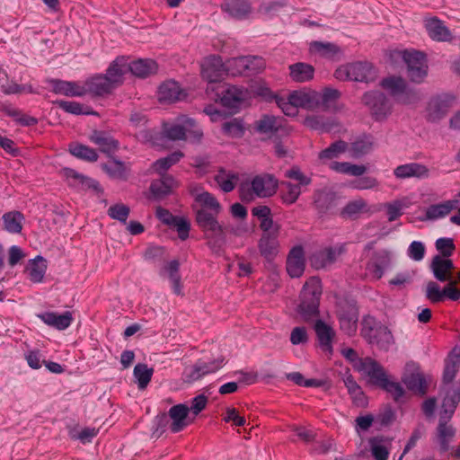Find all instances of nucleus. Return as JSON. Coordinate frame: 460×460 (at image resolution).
Returning a JSON list of instances; mask_svg holds the SVG:
<instances>
[{"instance_id":"1","label":"nucleus","mask_w":460,"mask_h":460,"mask_svg":"<svg viewBox=\"0 0 460 460\" xmlns=\"http://www.w3.org/2000/svg\"><path fill=\"white\" fill-rule=\"evenodd\" d=\"M219 213L209 212L206 208H199L196 212V222L203 231L208 245L214 252L221 250L226 243V235L217 217Z\"/></svg>"},{"instance_id":"2","label":"nucleus","mask_w":460,"mask_h":460,"mask_svg":"<svg viewBox=\"0 0 460 460\" xmlns=\"http://www.w3.org/2000/svg\"><path fill=\"white\" fill-rule=\"evenodd\" d=\"M279 181L273 174L261 173L254 176L250 181L243 182L240 186V198L243 201H252L256 198H269L278 190Z\"/></svg>"},{"instance_id":"3","label":"nucleus","mask_w":460,"mask_h":460,"mask_svg":"<svg viewBox=\"0 0 460 460\" xmlns=\"http://www.w3.org/2000/svg\"><path fill=\"white\" fill-rule=\"evenodd\" d=\"M392 58H401L407 66V76L414 84H421L428 75V63L424 53L414 49L394 50Z\"/></svg>"},{"instance_id":"4","label":"nucleus","mask_w":460,"mask_h":460,"mask_svg":"<svg viewBox=\"0 0 460 460\" xmlns=\"http://www.w3.org/2000/svg\"><path fill=\"white\" fill-rule=\"evenodd\" d=\"M321 296V280L316 277H313L305 282L301 292V303L298 312L304 320L308 321L318 315Z\"/></svg>"},{"instance_id":"5","label":"nucleus","mask_w":460,"mask_h":460,"mask_svg":"<svg viewBox=\"0 0 460 460\" xmlns=\"http://www.w3.org/2000/svg\"><path fill=\"white\" fill-rule=\"evenodd\" d=\"M334 76L340 81H355L368 83L376 77V71L368 62H353L339 66Z\"/></svg>"},{"instance_id":"6","label":"nucleus","mask_w":460,"mask_h":460,"mask_svg":"<svg viewBox=\"0 0 460 460\" xmlns=\"http://www.w3.org/2000/svg\"><path fill=\"white\" fill-rule=\"evenodd\" d=\"M164 134L171 140L190 139L193 142L199 141L203 136L196 121L185 116L179 118L178 123L164 124Z\"/></svg>"},{"instance_id":"7","label":"nucleus","mask_w":460,"mask_h":460,"mask_svg":"<svg viewBox=\"0 0 460 460\" xmlns=\"http://www.w3.org/2000/svg\"><path fill=\"white\" fill-rule=\"evenodd\" d=\"M287 178L297 181L296 184L290 181H282L281 199L284 204H294L302 193V187L311 184L312 179L303 173L299 168L293 167L285 172Z\"/></svg>"},{"instance_id":"8","label":"nucleus","mask_w":460,"mask_h":460,"mask_svg":"<svg viewBox=\"0 0 460 460\" xmlns=\"http://www.w3.org/2000/svg\"><path fill=\"white\" fill-rule=\"evenodd\" d=\"M456 102L454 95L441 93L432 96L426 106L425 118L429 122L437 123L443 119Z\"/></svg>"},{"instance_id":"9","label":"nucleus","mask_w":460,"mask_h":460,"mask_svg":"<svg viewBox=\"0 0 460 460\" xmlns=\"http://www.w3.org/2000/svg\"><path fill=\"white\" fill-rule=\"evenodd\" d=\"M380 85L400 103L409 104L417 99L416 93L409 89L405 80L400 76L384 78Z\"/></svg>"},{"instance_id":"10","label":"nucleus","mask_w":460,"mask_h":460,"mask_svg":"<svg viewBox=\"0 0 460 460\" xmlns=\"http://www.w3.org/2000/svg\"><path fill=\"white\" fill-rule=\"evenodd\" d=\"M361 100L376 120H383L391 113L392 106L388 99L379 91L367 92Z\"/></svg>"},{"instance_id":"11","label":"nucleus","mask_w":460,"mask_h":460,"mask_svg":"<svg viewBox=\"0 0 460 460\" xmlns=\"http://www.w3.org/2000/svg\"><path fill=\"white\" fill-rule=\"evenodd\" d=\"M337 317L340 327L347 335H354L357 332L358 312L356 305L347 300L340 301L337 305Z\"/></svg>"},{"instance_id":"12","label":"nucleus","mask_w":460,"mask_h":460,"mask_svg":"<svg viewBox=\"0 0 460 460\" xmlns=\"http://www.w3.org/2000/svg\"><path fill=\"white\" fill-rule=\"evenodd\" d=\"M345 243H339L335 246L325 247L312 254L310 257V263L312 267L316 270L324 269L332 265L341 255L345 253Z\"/></svg>"},{"instance_id":"13","label":"nucleus","mask_w":460,"mask_h":460,"mask_svg":"<svg viewBox=\"0 0 460 460\" xmlns=\"http://www.w3.org/2000/svg\"><path fill=\"white\" fill-rule=\"evenodd\" d=\"M226 74V64L219 56L207 57L201 63V75L209 84L220 82Z\"/></svg>"},{"instance_id":"14","label":"nucleus","mask_w":460,"mask_h":460,"mask_svg":"<svg viewBox=\"0 0 460 460\" xmlns=\"http://www.w3.org/2000/svg\"><path fill=\"white\" fill-rule=\"evenodd\" d=\"M356 370L369 377L372 385L379 386L387 377L385 368L375 359L366 357L356 365Z\"/></svg>"},{"instance_id":"15","label":"nucleus","mask_w":460,"mask_h":460,"mask_svg":"<svg viewBox=\"0 0 460 460\" xmlns=\"http://www.w3.org/2000/svg\"><path fill=\"white\" fill-rule=\"evenodd\" d=\"M392 260V254L387 250H379L375 252L366 266L367 274L373 279H380L385 270L389 268Z\"/></svg>"},{"instance_id":"16","label":"nucleus","mask_w":460,"mask_h":460,"mask_svg":"<svg viewBox=\"0 0 460 460\" xmlns=\"http://www.w3.org/2000/svg\"><path fill=\"white\" fill-rule=\"evenodd\" d=\"M223 361V358L217 359L209 363L199 360L190 367L185 369L184 380L186 382L192 383L208 374L214 373L222 367Z\"/></svg>"},{"instance_id":"17","label":"nucleus","mask_w":460,"mask_h":460,"mask_svg":"<svg viewBox=\"0 0 460 460\" xmlns=\"http://www.w3.org/2000/svg\"><path fill=\"white\" fill-rule=\"evenodd\" d=\"M315 110L323 111H338V101L341 93L339 90L332 87H325L321 92L315 91Z\"/></svg>"},{"instance_id":"18","label":"nucleus","mask_w":460,"mask_h":460,"mask_svg":"<svg viewBox=\"0 0 460 460\" xmlns=\"http://www.w3.org/2000/svg\"><path fill=\"white\" fill-rule=\"evenodd\" d=\"M84 88L86 94L93 96H103L109 94L114 90L104 75L99 74L87 78L84 82Z\"/></svg>"},{"instance_id":"19","label":"nucleus","mask_w":460,"mask_h":460,"mask_svg":"<svg viewBox=\"0 0 460 460\" xmlns=\"http://www.w3.org/2000/svg\"><path fill=\"white\" fill-rule=\"evenodd\" d=\"M53 93L69 97H83L85 95L84 83L75 81L50 80Z\"/></svg>"},{"instance_id":"20","label":"nucleus","mask_w":460,"mask_h":460,"mask_svg":"<svg viewBox=\"0 0 460 460\" xmlns=\"http://www.w3.org/2000/svg\"><path fill=\"white\" fill-rule=\"evenodd\" d=\"M128 71V59L125 57H119L111 63L104 75L115 89L122 84L124 75Z\"/></svg>"},{"instance_id":"21","label":"nucleus","mask_w":460,"mask_h":460,"mask_svg":"<svg viewBox=\"0 0 460 460\" xmlns=\"http://www.w3.org/2000/svg\"><path fill=\"white\" fill-rule=\"evenodd\" d=\"M179 270V261L177 260H172L164 264L159 271L161 278L168 279L170 280L172 291L177 296L182 295V285Z\"/></svg>"},{"instance_id":"22","label":"nucleus","mask_w":460,"mask_h":460,"mask_svg":"<svg viewBox=\"0 0 460 460\" xmlns=\"http://www.w3.org/2000/svg\"><path fill=\"white\" fill-rule=\"evenodd\" d=\"M453 269V261L439 255L434 256L430 263V270L435 279L440 282H447L453 279L451 272Z\"/></svg>"},{"instance_id":"23","label":"nucleus","mask_w":460,"mask_h":460,"mask_svg":"<svg viewBox=\"0 0 460 460\" xmlns=\"http://www.w3.org/2000/svg\"><path fill=\"white\" fill-rule=\"evenodd\" d=\"M460 201L456 199L445 200L441 203L429 206L425 211V219L435 221L448 216L456 209Z\"/></svg>"},{"instance_id":"24","label":"nucleus","mask_w":460,"mask_h":460,"mask_svg":"<svg viewBox=\"0 0 460 460\" xmlns=\"http://www.w3.org/2000/svg\"><path fill=\"white\" fill-rule=\"evenodd\" d=\"M186 96L180 84L173 81L163 83L158 90V99L161 102H174L184 99Z\"/></svg>"},{"instance_id":"25","label":"nucleus","mask_w":460,"mask_h":460,"mask_svg":"<svg viewBox=\"0 0 460 460\" xmlns=\"http://www.w3.org/2000/svg\"><path fill=\"white\" fill-rule=\"evenodd\" d=\"M314 331L319 341L321 349L329 354L333 351L332 340L335 336V332L332 326L326 324L323 320H317L314 324Z\"/></svg>"},{"instance_id":"26","label":"nucleus","mask_w":460,"mask_h":460,"mask_svg":"<svg viewBox=\"0 0 460 460\" xmlns=\"http://www.w3.org/2000/svg\"><path fill=\"white\" fill-rule=\"evenodd\" d=\"M305 270L304 250L301 246L294 247L287 259V271L292 278L300 277Z\"/></svg>"},{"instance_id":"27","label":"nucleus","mask_w":460,"mask_h":460,"mask_svg":"<svg viewBox=\"0 0 460 460\" xmlns=\"http://www.w3.org/2000/svg\"><path fill=\"white\" fill-rule=\"evenodd\" d=\"M190 408L182 403L172 406L169 410V417L172 420L170 429L172 433H178L189 425L187 420Z\"/></svg>"},{"instance_id":"28","label":"nucleus","mask_w":460,"mask_h":460,"mask_svg":"<svg viewBox=\"0 0 460 460\" xmlns=\"http://www.w3.org/2000/svg\"><path fill=\"white\" fill-rule=\"evenodd\" d=\"M425 27L429 36L437 41H449L452 34L444 22L437 17H432L425 21Z\"/></svg>"},{"instance_id":"29","label":"nucleus","mask_w":460,"mask_h":460,"mask_svg":"<svg viewBox=\"0 0 460 460\" xmlns=\"http://www.w3.org/2000/svg\"><path fill=\"white\" fill-rule=\"evenodd\" d=\"M39 318L49 326L60 331L68 328L73 321L72 314L68 311L61 314L55 312H45L39 314Z\"/></svg>"},{"instance_id":"30","label":"nucleus","mask_w":460,"mask_h":460,"mask_svg":"<svg viewBox=\"0 0 460 460\" xmlns=\"http://www.w3.org/2000/svg\"><path fill=\"white\" fill-rule=\"evenodd\" d=\"M394 174L401 180L411 177L426 178L429 176V169L423 164L410 163L397 166L394 170Z\"/></svg>"},{"instance_id":"31","label":"nucleus","mask_w":460,"mask_h":460,"mask_svg":"<svg viewBox=\"0 0 460 460\" xmlns=\"http://www.w3.org/2000/svg\"><path fill=\"white\" fill-rule=\"evenodd\" d=\"M281 128L282 119L273 115H263L254 123V129L256 132L268 137L273 136L281 129Z\"/></svg>"},{"instance_id":"32","label":"nucleus","mask_w":460,"mask_h":460,"mask_svg":"<svg viewBox=\"0 0 460 460\" xmlns=\"http://www.w3.org/2000/svg\"><path fill=\"white\" fill-rule=\"evenodd\" d=\"M367 341L384 351H388L395 343L392 332L385 325L378 327Z\"/></svg>"},{"instance_id":"33","label":"nucleus","mask_w":460,"mask_h":460,"mask_svg":"<svg viewBox=\"0 0 460 460\" xmlns=\"http://www.w3.org/2000/svg\"><path fill=\"white\" fill-rule=\"evenodd\" d=\"M279 234H262L259 241V250L261 254L267 260L273 259L279 252Z\"/></svg>"},{"instance_id":"34","label":"nucleus","mask_w":460,"mask_h":460,"mask_svg":"<svg viewBox=\"0 0 460 460\" xmlns=\"http://www.w3.org/2000/svg\"><path fill=\"white\" fill-rule=\"evenodd\" d=\"M293 103L298 108L314 111L315 110V91L304 89L293 91L288 94Z\"/></svg>"},{"instance_id":"35","label":"nucleus","mask_w":460,"mask_h":460,"mask_svg":"<svg viewBox=\"0 0 460 460\" xmlns=\"http://www.w3.org/2000/svg\"><path fill=\"white\" fill-rule=\"evenodd\" d=\"M222 8L236 19H244L252 13L251 4L247 0H226Z\"/></svg>"},{"instance_id":"36","label":"nucleus","mask_w":460,"mask_h":460,"mask_svg":"<svg viewBox=\"0 0 460 460\" xmlns=\"http://www.w3.org/2000/svg\"><path fill=\"white\" fill-rule=\"evenodd\" d=\"M161 179L154 181L150 185V191L155 199H162L169 195L175 186L173 177L161 175Z\"/></svg>"},{"instance_id":"37","label":"nucleus","mask_w":460,"mask_h":460,"mask_svg":"<svg viewBox=\"0 0 460 460\" xmlns=\"http://www.w3.org/2000/svg\"><path fill=\"white\" fill-rule=\"evenodd\" d=\"M245 92L236 86H229L222 92L221 103L229 109L238 108L245 99Z\"/></svg>"},{"instance_id":"38","label":"nucleus","mask_w":460,"mask_h":460,"mask_svg":"<svg viewBox=\"0 0 460 460\" xmlns=\"http://www.w3.org/2000/svg\"><path fill=\"white\" fill-rule=\"evenodd\" d=\"M156 63L152 59H137L128 64V70L136 76L145 78L155 74Z\"/></svg>"},{"instance_id":"39","label":"nucleus","mask_w":460,"mask_h":460,"mask_svg":"<svg viewBox=\"0 0 460 460\" xmlns=\"http://www.w3.org/2000/svg\"><path fill=\"white\" fill-rule=\"evenodd\" d=\"M90 140L104 153L114 152L119 146L118 141L104 131L94 130L90 136Z\"/></svg>"},{"instance_id":"40","label":"nucleus","mask_w":460,"mask_h":460,"mask_svg":"<svg viewBox=\"0 0 460 460\" xmlns=\"http://www.w3.org/2000/svg\"><path fill=\"white\" fill-rule=\"evenodd\" d=\"M289 75L293 81L305 83L313 79L314 68L313 66L298 62L289 66Z\"/></svg>"},{"instance_id":"41","label":"nucleus","mask_w":460,"mask_h":460,"mask_svg":"<svg viewBox=\"0 0 460 460\" xmlns=\"http://www.w3.org/2000/svg\"><path fill=\"white\" fill-rule=\"evenodd\" d=\"M47 270V261L41 257L38 256L36 259L30 261L26 268L29 279L34 283L42 281Z\"/></svg>"},{"instance_id":"42","label":"nucleus","mask_w":460,"mask_h":460,"mask_svg":"<svg viewBox=\"0 0 460 460\" xmlns=\"http://www.w3.org/2000/svg\"><path fill=\"white\" fill-rule=\"evenodd\" d=\"M65 175L69 180V184L80 187L82 189H93L98 190L99 189V183L88 177L84 176L83 174H80L76 172L73 169H65Z\"/></svg>"},{"instance_id":"43","label":"nucleus","mask_w":460,"mask_h":460,"mask_svg":"<svg viewBox=\"0 0 460 460\" xmlns=\"http://www.w3.org/2000/svg\"><path fill=\"white\" fill-rule=\"evenodd\" d=\"M407 388L415 394L424 395L428 391V382L420 373H411L403 378Z\"/></svg>"},{"instance_id":"44","label":"nucleus","mask_w":460,"mask_h":460,"mask_svg":"<svg viewBox=\"0 0 460 460\" xmlns=\"http://www.w3.org/2000/svg\"><path fill=\"white\" fill-rule=\"evenodd\" d=\"M375 146L374 138L371 136H363L351 144L349 152L355 158L361 157L370 153Z\"/></svg>"},{"instance_id":"45","label":"nucleus","mask_w":460,"mask_h":460,"mask_svg":"<svg viewBox=\"0 0 460 460\" xmlns=\"http://www.w3.org/2000/svg\"><path fill=\"white\" fill-rule=\"evenodd\" d=\"M3 223L4 229L12 234H19L22 229L23 215L19 211H11L4 214Z\"/></svg>"},{"instance_id":"46","label":"nucleus","mask_w":460,"mask_h":460,"mask_svg":"<svg viewBox=\"0 0 460 460\" xmlns=\"http://www.w3.org/2000/svg\"><path fill=\"white\" fill-rule=\"evenodd\" d=\"M215 181L225 192L232 191L238 181V175L233 172L220 169L215 176Z\"/></svg>"},{"instance_id":"47","label":"nucleus","mask_w":460,"mask_h":460,"mask_svg":"<svg viewBox=\"0 0 460 460\" xmlns=\"http://www.w3.org/2000/svg\"><path fill=\"white\" fill-rule=\"evenodd\" d=\"M154 368L148 367L146 364L138 363L135 366L133 375L137 379V387L140 390L145 389L152 379Z\"/></svg>"},{"instance_id":"48","label":"nucleus","mask_w":460,"mask_h":460,"mask_svg":"<svg viewBox=\"0 0 460 460\" xmlns=\"http://www.w3.org/2000/svg\"><path fill=\"white\" fill-rule=\"evenodd\" d=\"M183 153L181 151H176L166 157L156 160L152 167L155 172H156L160 175H164V173L173 164H177L182 157Z\"/></svg>"},{"instance_id":"49","label":"nucleus","mask_w":460,"mask_h":460,"mask_svg":"<svg viewBox=\"0 0 460 460\" xmlns=\"http://www.w3.org/2000/svg\"><path fill=\"white\" fill-rule=\"evenodd\" d=\"M330 168L337 172L356 177L363 175L367 171L364 165L352 164L348 162H333L331 164Z\"/></svg>"},{"instance_id":"50","label":"nucleus","mask_w":460,"mask_h":460,"mask_svg":"<svg viewBox=\"0 0 460 460\" xmlns=\"http://www.w3.org/2000/svg\"><path fill=\"white\" fill-rule=\"evenodd\" d=\"M304 125L310 129L321 132H329L333 126L332 122L326 121L324 117L321 115L307 116L304 120Z\"/></svg>"},{"instance_id":"51","label":"nucleus","mask_w":460,"mask_h":460,"mask_svg":"<svg viewBox=\"0 0 460 460\" xmlns=\"http://www.w3.org/2000/svg\"><path fill=\"white\" fill-rule=\"evenodd\" d=\"M69 151L74 156L88 162H94L98 159V155L93 148L82 144L70 145Z\"/></svg>"},{"instance_id":"52","label":"nucleus","mask_w":460,"mask_h":460,"mask_svg":"<svg viewBox=\"0 0 460 460\" xmlns=\"http://www.w3.org/2000/svg\"><path fill=\"white\" fill-rule=\"evenodd\" d=\"M103 171L113 179L126 180L127 169L120 161L111 160L102 164Z\"/></svg>"},{"instance_id":"53","label":"nucleus","mask_w":460,"mask_h":460,"mask_svg":"<svg viewBox=\"0 0 460 460\" xmlns=\"http://www.w3.org/2000/svg\"><path fill=\"white\" fill-rule=\"evenodd\" d=\"M195 200L200 204V208H206L209 212H217L221 211V205L217 200V199L208 191H203L199 193L195 197Z\"/></svg>"},{"instance_id":"54","label":"nucleus","mask_w":460,"mask_h":460,"mask_svg":"<svg viewBox=\"0 0 460 460\" xmlns=\"http://www.w3.org/2000/svg\"><path fill=\"white\" fill-rule=\"evenodd\" d=\"M348 149V144L345 141L338 140L332 143L330 146L323 149L319 154L321 160H332L339 157L340 155L343 154Z\"/></svg>"},{"instance_id":"55","label":"nucleus","mask_w":460,"mask_h":460,"mask_svg":"<svg viewBox=\"0 0 460 460\" xmlns=\"http://www.w3.org/2000/svg\"><path fill=\"white\" fill-rule=\"evenodd\" d=\"M245 57L234 58L226 61V74L231 75H245V66H247Z\"/></svg>"},{"instance_id":"56","label":"nucleus","mask_w":460,"mask_h":460,"mask_svg":"<svg viewBox=\"0 0 460 460\" xmlns=\"http://www.w3.org/2000/svg\"><path fill=\"white\" fill-rule=\"evenodd\" d=\"M454 435L455 431L453 428L451 426H447L442 421V420H440L438 427V437L440 447L443 451H447L448 449V443Z\"/></svg>"},{"instance_id":"57","label":"nucleus","mask_w":460,"mask_h":460,"mask_svg":"<svg viewBox=\"0 0 460 460\" xmlns=\"http://www.w3.org/2000/svg\"><path fill=\"white\" fill-rule=\"evenodd\" d=\"M310 50L324 57H332L339 52V48L333 43L314 41L310 45Z\"/></svg>"},{"instance_id":"58","label":"nucleus","mask_w":460,"mask_h":460,"mask_svg":"<svg viewBox=\"0 0 460 460\" xmlns=\"http://www.w3.org/2000/svg\"><path fill=\"white\" fill-rule=\"evenodd\" d=\"M247 66H245V76H250L261 73L266 66L264 59L257 56H247Z\"/></svg>"},{"instance_id":"59","label":"nucleus","mask_w":460,"mask_h":460,"mask_svg":"<svg viewBox=\"0 0 460 460\" xmlns=\"http://www.w3.org/2000/svg\"><path fill=\"white\" fill-rule=\"evenodd\" d=\"M129 208L122 203L112 205L108 209V215L112 219L118 220L123 224L127 222L129 216Z\"/></svg>"},{"instance_id":"60","label":"nucleus","mask_w":460,"mask_h":460,"mask_svg":"<svg viewBox=\"0 0 460 460\" xmlns=\"http://www.w3.org/2000/svg\"><path fill=\"white\" fill-rule=\"evenodd\" d=\"M425 295L427 299L433 304L442 302L445 299L444 288L440 289L439 285L435 281L428 282Z\"/></svg>"},{"instance_id":"61","label":"nucleus","mask_w":460,"mask_h":460,"mask_svg":"<svg viewBox=\"0 0 460 460\" xmlns=\"http://www.w3.org/2000/svg\"><path fill=\"white\" fill-rule=\"evenodd\" d=\"M459 361L458 356H450L447 360L443 373L444 383L449 384L453 381L457 372Z\"/></svg>"},{"instance_id":"62","label":"nucleus","mask_w":460,"mask_h":460,"mask_svg":"<svg viewBox=\"0 0 460 460\" xmlns=\"http://www.w3.org/2000/svg\"><path fill=\"white\" fill-rule=\"evenodd\" d=\"M379 387L389 393L396 402H399L404 395V389L402 385L398 382L389 380L388 376L385 379V382L379 385Z\"/></svg>"},{"instance_id":"63","label":"nucleus","mask_w":460,"mask_h":460,"mask_svg":"<svg viewBox=\"0 0 460 460\" xmlns=\"http://www.w3.org/2000/svg\"><path fill=\"white\" fill-rule=\"evenodd\" d=\"M332 200V193L327 190H319L314 192V202L320 211H325Z\"/></svg>"},{"instance_id":"64","label":"nucleus","mask_w":460,"mask_h":460,"mask_svg":"<svg viewBox=\"0 0 460 460\" xmlns=\"http://www.w3.org/2000/svg\"><path fill=\"white\" fill-rule=\"evenodd\" d=\"M223 132L232 137H240L243 135L244 128L243 124L237 119L225 122L222 125Z\"/></svg>"}]
</instances>
